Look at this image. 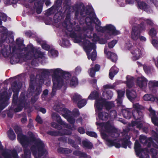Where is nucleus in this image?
<instances>
[{
	"instance_id": "nucleus-1",
	"label": "nucleus",
	"mask_w": 158,
	"mask_h": 158,
	"mask_svg": "<svg viewBox=\"0 0 158 158\" xmlns=\"http://www.w3.org/2000/svg\"><path fill=\"white\" fill-rule=\"evenodd\" d=\"M69 8V10L67 9L66 10L65 12H67V10H69V12L75 11V16L77 18L80 14L82 17L87 15L85 22L88 26V28L81 30L79 27H77V30L76 29L69 34L71 37L74 38V43H79L83 45V48L87 53L88 59L94 61L97 57L96 47L94 43L90 42L87 38H90L94 43H96L98 41L100 38L99 36L95 33L93 34V36L88 35L91 34L93 30V23L94 22L96 24V29L98 31L106 33L105 37L107 39L120 34V32L116 30L114 27L111 24L107 25L104 27H101L100 21L96 18L93 10L91 8H85L83 5L77 4L74 6H68V9Z\"/></svg>"
},
{
	"instance_id": "nucleus-2",
	"label": "nucleus",
	"mask_w": 158,
	"mask_h": 158,
	"mask_svg": "<svg viewBox=\"0 0 158 158\" xmlns=\"http://www.w3.org/2000/svg\"><path fill=\"white\" fill-rule=\"evenodd\" d=\"M115 87L114 84H107L103 86V96L104 98L99 97V93L96 91L92 92L88 97L90 99H96L95 103V108L97 112L101 109L104 105H105L107 110H109L113 106L112 103L106 102V99H110L113 96V93L109 90L107 91L108 89H113Z\"/></svg>"
},
{
	"instance_id": "nucleus-3",
	"label": "nucleus",
	"mask_w": 158,
	"mask_h": 158,
	"mask_svg": "<svg viewBox=\"0 0 158 158\" xmlns=\"http://www.w3.org/2000/svg\"><path fill=\"white\" fill-rule=\"evenodd\" d=\"M96 124L101 127L102 138L106 140L107 145L110 147L114 146L118 148L120 147L119 140L116 138L118 137L119 134L109 122L105 124L96 122Z\"/></svg>"
},
{
	"instance_id": "nucleus-4",
	"label": "nucleus",
	"mask_w": 158,
	"mask_h": 158,
	"mask_svg": "<svg viewBox=\"0 0 158 158\" xmlns=\"http://www.w3.org/2000/svg\"><path fill=\"white\" fill-rule=\"evenodd\" d=\"M18 139L24 147L31 143L34 144V145L31 147V149L35 158H39L42 155L47 154V151L42 142L39 139L35 137L33 134H32V136L29 139L20 132L18 133Z\"/></svg>"
},
{
	"instance_id": "nucleus-5",
	"label": "nucleus",
	"mask_w": 158,
	"mask_h": 158,
	"mask_svg": "<svg viewBox=\"0 0 158 158\" xmlns=\"http://www.w3.org/2000/svg\"><path fill=\"white\" fill-rule=\"evenodd\" d=\"M63 105L60 104L56 106L53 107L54 109L57 111H61L60 113L62 115L67 119V121L71 124V126H69L63 121L60 118V116L56 113H53L52 115L53 118L56 120L59 124L63 125L66 128L70 129L73 130L76 129V127L73 125L75 119L72 116H71L72 113L68 109L62 108Z\"/></svg>"
},
{
	"instance_id": "nucleus-6",
	"label": "nucleus",
	"mask_w": 158,
	"mask_h": 158,
	"mask_svg": "<svg viewBox=\"0 0 158 158\" xmlns=\"http://www.w3.org/2000/svg\"><path fill=\"white\" fill-rule=\"evenodd\" d=\"M42 75L47 74L48 73H51L53 82V87L52 94L54 95L56 90L60 88L63 85V79L64 74L67 72H65L60 68H57L51 69H43L40 70Z\"/></svg>"
},
{
	"instance_id": "nucleus-7",
	"label": "nucleus",
	"mask_w": 158,
	"mask_h": 158,
	"mask_svg": "<svg viewBox=\"0 0 158 158\" xmlns=\"http://www.w3.org/2000/svg\"><path fill=\"white\" fill-rule=\"evenodd\" d=\"M133 107L135 109L132 113L134 118L136 120H138L139 119L140 120L141 119L142 114L141 112L139 111V110L143 109V107L139 105L138 103H136L133 104ZM131 125L132 127L136 126L137 128L139 129L141 128L143 126L142 122H139L137 120L132 122Z\"/></svg>"
},
{
	"instance_id": "nucleus-8",
	"label": "nucleus",
	"mask_w": 158,
	"mask_h": 158,
	"mask_svg": "<svg viewBox=\"0 0 158 158\" xmlns=\"http://www.w3.org/2000/svg\"><path fill=\"white\" fill-rule=\"evenodd\" d=\"M144 21H146L147 23L149 25L152 26L153 24V22L150 19H147L145 20L143 18L141 19H140L141 22L140 26H135L132 28L131 38L134 40H137L139 38L140 32L145 29V26L143 24Z\"/></svg>"
},
{
	"instance_id": "nucleus-9",
	"label": "nucleus",
	"mask_w": 158,
	"mask_h": 158,
	"mask_svg": "<svg viewBox=\"0 0 158 158\" xmlns=\"http://www.w3.org/2000/svg\"><path fill=\"white\" fill-rule=\"evenodd\" d=\"M125 47L130 50L132 55V59L133 60H136L142 57L143 50L140 47L137 46H132L129 42L126 43Z\"/></svg>"
},
{
	"instance_id": "nucleus-10",
	"label": "nucleus",
	"mask_w": 158,
	"mask_h": 158,
	"mask_svg": "<svg viewBox=\"0 0 158 158\" xmlns=\"http://www.w3.org/2000/svg\"><path fill=\"white\" fill-rule=\"evenodd\" d=\"M27 51H28V52L23 57L25 60L36 59L39 57H41L43 55L42 53L39 50L35 48L31 44L27 46Z\"/></svg>"
},
{
	"instance_id": "nucleus-11",
	"label": "nucleus",
	"mask_w": 158,
	"mask_h": 158,
	"mask_svg": "<svg viewBox=\"0 0 158 158\" xmlns=\"http://www.w3.org/2000/svg\"><path fill=\"white\" fill-rule=\"evenodd\" d=\"M70 77L71 75L69 73L64 74L62 86L69 85L71 87H75L78 85V81L77 78L74 77L70 79Z\"/></svg>"
},
{
	"instance_id": "nucleus-12",
	"label": "nucleus",
	"mask_w": 158,
	"mask_h": 158,
	"mask_svg": "<svg viewBox=\"0 0 158 158\" xmlns=\"http://www.w3.org/2000/svg\"><path fill=\"white\" fill-rule=\"evenodd\" d=\"M149 35L152 37V43L154 47L158 49V38L156 37L157 31L154 28H152L149 31Z\"/></svg>"
},
{
	"instance_id": "nucleus-13",
	"label": "nucleus",
	"mask_w": 158,
	"mask_h": 158,
	"mask_svg": "<svg viewBox=\"0 0 158 158\" xmlns=\"http://www.w3.org/2000/svg\"><path fill=\"white\" fill-rule=\"evenodd\" d=\"M0 30H3V31H1V34L0 38V42L1 43L4 42H10L9 40V35L7 34L6 29L5 27H0Z\"/></svg>"
},
{
	"instance_id": "nucleus-14",
	"label": "nucleus",
	"mask_w": 158,
	"mask_h": 158,
	"mask_svg": "<svg viewBox=\"0 0 158 158\" xmlns=\"http://www.w3.org/2000/svg\"><path fill=\"white\" fill-rule=\"evenodd\" d=\"M139 140L142 143L147 144L148 147H149L151 146V143H152V145L154 147L157 148L158 147L157 145L153 141V143H152V140L151 138L147 139L146 137L141 135L139 138Z\"/></svg>"
},
{
	"instance_id": "nucleus-15",
	"label": "nucleus",
	"mask_w": 158,
	"mask_h": 158,
	"mask_svg": "<svg viewBox=\"0 0 158 158\" xmlns=\"http://www.w3.org/2000/svg\"><path fill=\"white\" fill-rule=\"evenodd\" d=\"M147 82V79L143 76L138 77L136 81L137 85L142 89H144L146 87Z\"/></svg>"
},
{
	"instance_id": "nucleus-16",
	"label": "nucleus",
	"mask_w": 158,
	"mask_h": 158,
	"mask_svg": "<svg viewBox=\"0 0 158 158\" xmlns=\"http://www.w3.org/2000/svg\"><path fill=\"white\" fill-rule=\"evenodd\" d=\"M126 95L128 98L133 102L136 98L137 94L135 91L127 89Z\"/></svg>"
},
{
	"instance_id": "nucleus-17",
	"label": "nucleus",
	"mask_w": 158,
	"mask_h": 158,
	"mask_svg": "<svg viewBox=\"0 0 158 158\" xmlns=\"http://www.w3.org/2000/svg\"><path fill=\"white\" fill-rule=\"evenodd\" d=\"M137 4L138 7L140 9L144 10L148 13H151L152 12V10L150 8L147 6L145 3L141 1H138Z\"/></svg>"
},
{
	"instance_id": "nucleus-18",
	"label": "nucleus",
	"mask_w": 158,
	"mask_h": 158,
	"mask_svg": "<svg viewBox=\"0 0 158 158\" xmlns=\"http://www.w3.org/2000/svg\"><path fill=\"white\" fill-rule=\"evenodd\" d=\"M157 134L158 133H156V132L154 131H152L153 136L154 137V140L158 144V135ZM150 152L152 153V158H156L155 156L156 155L157 153V151L156 150L152 148Z\"/></svg>"
},
{
	"instance_id": "nucleus-19",
	"label": "nucleus",
	"mask_w": 158,
	"mask_h": 158,
	"mask_svg": "<svg viewBox=\"0 0 158 158\" xmlns=\"http://www.w3.org/2000/svg\"><path fill=\"white\" fill-rule=\"evenodd\" d=\"M149 110L150 112V115L151 117L152 122L156 126H158V118L155 116V111L150 107Z\"/></svg>"
},
{
	"instance_id": "nucleus-20",
	"label": "nucleus",
	"mask_w": 158,
	"mask_h": 158,
	"mask_svg": "<svg viewBox=\"0 0 158 158\" xmlns=\"http://www.w3.org/2000/svg\"><path fill=\"white\" fill-rule=\"evenodd\" d=\"M8 99L3 95L0 97V111L7 105V101Z\"/></svg>"
},
{
	"instance_id": "nucleus-21",
	"label": "nucleus",
	"mask_w": 158,
	"mask_h": 158,
	"mask_svg": "<svg viewBox=\"0 0 158 158\" xmlns=\"http://www.w3.org/2000/svg\"><path fill=\"white\" fill-rule=\"evenodd\" d=\"M107 50L106 48H105L104 50V52L106 54L107 57L110 59L112 61L115 62L117 60V56L114 53L111 52H108L106 53Z\"/></svg>"
},
{
	"instance_id": "nucleus-22",
	"label": "nucleus",
	"mask_w": 158,
	"mask_h": 158,
	"mask_svg": "<svg viewBox=\"0 0 158 158\" xmlns=\"http://www.w3.org/2000/svg\"><path fill=\"white\" fill-rule=\"evenodd\" d=\"M127 81L126 83L127 84V87L130 89L134 85L133 80L134 78L130 76H127L126 77Z\"/></svg>"
},
{
	"instance_id": "nucleus-23",
	"label": "nucleus",
	"mask_w": 158,
	"mask_h": 158,
	"mask_svg": "<svg viewBox=\"0 0 158 158\" xmlns=\"http://www.w3.org/2000/svg\"><path fill=\"white\" fill-rule=\"evenodd\" d=\"M134 148L137 155L139 156L140 154L142 153L143 150L141 148L140 145L137 140L135 142ZM143 151H144L145 150Z\"/></svg>"
},
{
	"instance_id": "nucleus-24",
	"label": "nucleus",
	"mask_w": 158,
	"mask_h": 158,
	"mask_svg": "<svg viewBox=\"0 0 158 158\" xmlns=\"http://www.w3.org/2000/svg\"><path fill=\"white\" fill-rule=\"evenodd\" d=\"M118 71V69L116 67L113 66L112 67L110 70L109 74L110 78L112 79L114 75H116Z\"/></svg>"
},
{
	"instance_id": "nucleus-25",
	"label": "nucleus",
	"mask_w": 158,
	"mask_h": 158,
	"mask_svg": "<svg viewBox=\"0 0 158 158\" xmlns=\"http://www.w3.org/2000/svg\"><path fill=\"white\" fill-rule=\"evenodd\" d=\"M102 107L99 111L97 112H96L97 113H98V117L99 118L102 120H106L108 117V114L105 112H99L102 110Z\"/></svg>"
},
{
	"instance_id": "nucleus-26",
	"label": "nucleus",
	"mask_w": 158,
	"mask_h": 158,
	"mask_svg": "<svg viewBox=\"0 0 158 158\" xmlns=\"http://www.w3.org/2000/svg\"><path fill=\"white\" fill-rule=\"evenodd\" d=\"M71 132L70 131L67 130L66 132H62V131H60L58 132V133H56L55 132L52 131L48 132V134L51 135L56 136V135H69L71 134Z\"/></svg>"
},
{
	"instance_id": "nucleus-27",
	"label": "nucleus",
	"mask_w": 158,
	"mask_h": 158,
	"mask_svg": "<svg viewBox=\"0 0 158 158\" xmlns=\"http://www.w3.org/2000/svg\"><path fill=\"white\" fill-rule=\"evenodd\" d=\"M0 52H1L5 57H7L9 56L10 53L7 52V49L4 46H1L0 47Z\"/></svg>"
},
{
	"instance_id": "nucleus-28",
	"label": "nucleus",
	"mask_w": 158,
	"mask_h": 158,
	"mask_svg": "<svg viewBox=\"0 0 158 158\" xmlns=\"http://www.w3.org/2000/svg\"><path fill=\"white\" fill-rule=\"evenodd\" d=\"M131 109L123 110L122 111L123 115L125 118L127 119H130L132 113L130 112L131 110Z\"/></svg>"
},
{
	"instance_id": "nucleus-29",
	"label": "nucleus",
	"mask_w": 158,
	"mask_h": 158,
	"mask_svg": "<svg viewBox=\"0 0 158 158\" xmlns=\"http://www.w3.org/2000/svg\"><path fill=\"white\" fill-rule=\"evenodd\" d=\"M118 94V98L117 99V102L119 104H121L122 102L121 98L123 97L125 93V91L118 90L117 91Z\"/></svg>"
},
{
	"instance_id": "nucleus-30",
	"label": "nucleus",
	"mask_w": 158,
	"mask_h": 158,
	"mask_svg": "<svg viewBox=\"0 0 158 158\" xmlns=\"http://www.w3.org/2000/svg\"><path fill=\"white\" fill-rule=\"evenodd\" d=\"M143 99L145 101L153 102L155 100V97L152 94H147L143 96Z\"/></svg>"
},
{
	"instance_id": "nucleus-31",
	"label": "nucleus",
	"mask_w": 158,
	"mask_h": 158,
	"mask_svg": "<svg viewBox=\"0 0 158 158\" xmlns=\"http://www.w3.org/2000/svg\"><path fill=\"white\" fill-rule=\"evenodd\" d=\"M71 97L74 102H77L82 99V97L78 94H75L71 95Z\"/></svg>"
},
{
	"instance_id": "nucleus-32",
	"label": "nucleus",
	"mask_w": 158,
	"mask_h": 158,
	"mask_svg": "<svg viewBox=\"0 0 158 158\" xmlns=\"http://www.w3.org/2000/svg\"><path fill=\"white\" fill-rule=\"evenodd\" d=\"M58 152L61 153L68 154L70 153L72 151L67 148H60L58 149Z\"/></svg>"
},
{
	"instance_id": "nucleus-33",
	"label": "nucleus",
	"mask_w": 158,
	"mask_h": 158,
	"mask_svg": "<svg viewBox=\"0 0 158 158\" xmlns=\"http://www.w3.org/2000/svg\"><path fill=\"white\" fill-rule=\"evenodd\" d=\"M63 14L60 12H59L56 13L54 16V19L55 20H56L57 21H58L61 19L63 15Z\"/></svg>"
},
{
	"instance_id": "nucleus-34",
	"label": "nucleus",
	"mask_w": 158,
	"mask_h": 158,
	"mask_svg": "<svg viewBox=\"0 0 158 158\" xmlns=\"http://www.w3.org/2000/svg\"><path fill=\"white\" fill-rule=\"evenodd\" d=\"M73 155L75 156L85 157L86 156V154L82 152L79 151H76L73 152Z\"/></svg>"
},
{
	"instance_id": "nucleus-35",
	"label": "nucleus",
	"mask_w": 158,
	"mask_h": 158,
	"mask_svg": "<svg viewBox=\"0 0 158 158\" xmlns=\"http://www.w3.org/2000/svg\"><path fill=\"white\" fill-rule=\"evenodd\" d=\"M58 52L56 50L53 49L51 50L48 52L49 55L52 57L57 56H58Z\"/></svg>"
},
{
	"instance_id": "nucleus-36",
	"label": "nucleus",
	"mask_w": 158,
	"mask_h": 158,
	"mask_svg": "<svg viewBox=\"0 0 158 158\" xmlns=\"http://www.w3.org/2000/svg\"><path fill=\"white\" fill-rule=\"evenodd\" d=\"M86 104V101L84 99H81L78 102V106L79 108L84 106Z\"/></svg>"
},
{
	"instance_id": "nucleus-37",
	"label": "nucleus",
	"mask_w": 158,
	"mask_h": 158,
	"mask_svg": "<svg viewBox=\"0 0 158 158\" xmlns=\"http://www.w3.org/2000/svg\"><path fill=\"white\" fill-rule=\"evenodd\" d=\"M148 85L150 88L158 86V81L155 80L150 81L148 83Z\"/></svg>"
},
{
	"instance_id": "nucleus-38",
	"label": "nucleus",
	"mask_w": 158,
	"mask_h": 158,
	"mask_svg": "<svg viewBox=\"0 0 158 158\" xmlns=\"http://www.w3.org/2000/svg\"><path fill=\"white\" fill-rule=\"evenodd\" d=\"M21 88L20 85H19L16 82H14L12 86V89L14 92H18L19 90Z\"/></svg>"
},
{
	"instance_id": "nucleus-39",
	"label": "nucleus",
	"mask_w": 158,
	"mask_h": 158,
	"mask_svg": "<svg viewBox=\"0 0 158 158\" xmlns=\"http://www.w3.org/2000/svg\"><path fill=\"white\" fill-rule=\"evenodd\" d=\"M82 144L84 147L88 148H91L93 146L92 143L88 141H83Z\"/></svg>"
},
{
	"instance_id": "nucleus-40",
	"label": "nucleus",
	"mask_w": 158,
	"mask_h": 158,
	"mask_svg": "<svg viewBox=\"0 0 158 158\" xmlns=\"http://www.w3.org/2000/svg\"><path fill=\"white\" fill-rule=\"evenodd\" d=\"M60 44L62 46H69L70 43L69 41L67 40L63 39L62 42H60Z\"/></svg>"
},
{
	"instance_id": "nucleus-41",
	"label": "nucleus",
	"mask_w": 158,
	"mask_h": 158,
	"mask_svg": "<svg viewBox=\"0 0 158 158\" xmlns=\"http://www.w3.org/2000/svg\"><path fill=\"white\" fill-rule=\"evenodd\" d=\"M63 25L64 26V27H65L68 31L71 32L73 30L72 27L71 25L69 24V22L68 23H66V21H65Z\"/></svg>"
},
{
	"instance_id": "nucleus-42",
	"label": "nucleus",
	"mask_w": 158,
	"mask_h": 158,
	"mask_svg": "<svg viewBox=\"0 0 158 158\" xmlns=\"http://www.w3.org/2000/svg\"><path fill=\"white\" fill-rule=\"evenodd\" d=\"M2 156L5 158H10L9 151L6 149L2 152Z\"/></svg>"
},
{
	"instance_id": "nucleus-43",
	"label": "nucleus",
	"mask_w": 158,
	"mask_h": 158,
	"mask_svg": "<svg viewBox=\"0 0 158 158\" xmlns=\"http://www.w3.org/2000/svg\"><path fill=\"white\" fill-rule=\"evenodd\" d=\"M31 153L27 149H24V158H30Z\"/></svg>"
},
{
	"instance_id": "nucleus-44",
	"label": "nucleus",
	"mask_w": 158,
	"mask_h": 158,
	"mask_svg": "<svg viewBox=\"0 0 158 158\" xmlns=\"http://www.w3.org/2000/svg\"><path fill=\"white\" fill-rule=\"evenodd\" d=\"M117 43L116 40H113L108 43V47L110 48H113Z\"/></svg>"
},
{
	"instance_id": "nucleus-45",
	"label": "nucleus",
	"mask_w": 158,
	"mask_h": 158,
	"mask_svg": "<svg viewBox=\"0 0 158 158\" xmlns=\"http://www.w3.org/2000/svg\"><path fill=\"white\" fill-rule=\"evenodd\" d=\"M95 71L93 69V68L89 69L88 71V73L91 77H94L95 75Z\"/></svg>"
},
{
	"instance_id": "nucleus-46",
	"label": "nucleus",
	"mask_w": 158,
	"mask_h": 158,
	"mask_svg": "<svg viewBox=\"0 0 158 158\" xmlns=\"http://www.w3.org/2000/svg\"><path fill=\"white\" fill-rule=\"evenodd\" d=\"M86 134L90 136L93 137L95 138L97 137V135L96 133L94 132L87 131L86 132Z\"/></svg>"
},
{
	"instance_id": "nucleus-47",
	"label": "nucleus",
	"mask_w": 158,
	"mask_h": 158,
	"mask_svg": "<svg viewBox=\"0 0 158 158\" xmlns=\"http://www.w3.org/2000/svg\"><path fill=\"white\" fill-rule=\"evenodd\" d=\"M42 48L45 50H48L50 48V46L47 44L46 43H43L41 44Z\"/></svg>"
},
{
	"instance_id": "nucleus-48",
	"label": "nucleus",
	"mask_w": 158,
	"mask_h": 158,
	"mask_svg": "<svg viewBox=\"0 0 158 158\" xmlns=\"http://www.w3.org/2000/svg\"><path fill=\"white\" fill-rule=\"evenodd\" d=\"M68 142L72 145V146L76 149L78 148V146L75 144V142L71 139H69Z\"/></svg>"
},
{
	"instance_id": "nucleus-49",
	"label": "nucleus",
	"mask_w": 158,
	"mask_h": 158,
	"mask_svg": "<svg viewBox=\"0 0 158 158\" xmlns=\"http://www.w3.org/2000/svg\"><path fill=\"white\" fill-rule=\"evenodd\" d=\"M0 19L1 20L5 21L7 19V17L6 15L3 13H0Z\"/></svg>"
},
{
	"instance_id": "nucleus-50",
	"label": "nucleus",
	"mask_w": 158,
	"mask_h": 158,
	"mask_svg": "<svg viewBox=\"0 0 158 158\" xmlns=\"http://www.w3.org/2000/svg\"><path fill=\"white\" fill-rule=\"evenodd\" d=\"M110 114L112 118H115L117 116L116 111L115 110L112 111L110 112Z\"/></svg>"
},
{
	"instance_id": "nucleus-51",
	"label": "nucleus",
	"mask_w": 158,
	"mask_h": 158,
	"mask_svg": "<svg viewBox=\"0 0 158 158\" xmlns=\"http://www.w3.org/2000/svg\"><path fill=\"white\" fill-rule=\"evenodd\" d=\"M143 68L145 72L147 73H148L150 71V68L146 65H143Z\"/></svg>"
},
{
	"instance_id": "nucleus-52",
	"label": "nucleus",
	"mask_w": 158,
	"mask_h": 158,
	"mask_svg": "<svg viewBox=\"0 0 158 158\" xmlns=\"http://www.w3.org/2000/svg\"><path fill=\"white\" fill-rule=\"evenodd\" d=\"M52 125L53 127L57 129H59L61 127V126L60 125H59L55 123H52Z\"/></svg>"
},
{
	"instance_id": "nucleus-53",
	"label": "nucleus",
	"mask_w": 158,
	"mask_h": 158,
	"mask_svg": "<svg viewBox=\"0 0 158 158\" xmlns=\"http://www.w3.org/2000/svg\"><path fill=\"white\" fill-rule=\"evenodd\" d=\"M150 1L154 4L157 9L158 10V1L157 0H150Z\"/></svg>"
},
{
	"instance_id": "nucleus-54",
	"label": "nucleus",
	"mask_w": 158,
	"mask_h": 158,
	"mask_svg": "<svg viewBox=\"0 0 158 158\" xmlns=\"http://www.w3.org/2000/svg\"><path fill=\"white\" fill-rule=\"evenodd\" d=\"M16 138L15 135L12 131L10 130V139L13 140Z\"/></svg>"
},
{
	"instance_id": "nucleus-55",
	"label": "nucleus",
	"mask_w": 158,
	"mask_h": 158,
	"mask_svg": "<svg viewBox=\"0 0 158 158\" xmlns=\"http://www.w3.org/2000/svg\"><path fill=\"white\" fill-rule=\"evenodd\" d=\"M81 71V68L79 67H77L75 69V73L76 74H78Z\"/></svg>"
},
{
	"instance_id": "nucleus-56",
	"label": "nucleus",
	"mask_w": 158,
	"mask_h": 158,
	"mask_svg": "<svg viewBox=\"0 0 158 158\" xmlns=\"http://www.w3.org/2000/svg\"><path fill=\"white\" fill-rule=\"evenodd\" d=\"M129 144V141L128 140H126L124 142V143L122 144L123 147L126 148H127V145Z\"/></svg>"
},
{
	"instance_id": "nucleus-57",
	"label": "nucleus",
	"mask_w": 158,
	"mask_h": 158,
	"mask_svg": "<svg viewBox=\"0 0 158 158\" xmlns=\"http://www.w3.org/2000/svg\"><path fill=\"white\" fill-rule=\"evenodd\" d=\"M36 121L40 123H41L42 122V120L40 117L39 116H37L36 118Z\"/></svg>"
},
{
	"instance_id": "nucleus-58",
	"label": "nucleus",
	"mask_w": 158,
	"mask_h": 158,
	"mask_svg": "<svg viewBox=\"0 0 158 158\" xmlns=\"http://www.w3.org/2000/svg\"><path fill=\"white\" fill-rule=\"evenodd\" d=\"M98 42L100 44H105L106 43V41L105 40L103 39H100L99 38Z\"/></svg>"
},
{
	"instance_id": "nucleus-59",
	"label": "nucleus",
	"mask_w": 158,
	"mask_h": 158,
	"mask_svg": "<svg viewBox=\"0 0 158 158\" xmlns=\"http://www.w3.org/2000/svg\"><path fill=\"white\" fill-rule=\"evenodd\" d=\"M78 132L81 134H83L85 133V130L82 127H80L78 129Z\"/></svg>"
},
{
	"instance_id": "nucleus-60",
	"label": "nucleus",
	"mask_w": 158,
	"mask_h": 158,
	"mask_svg": "<svg viewBox=\"0 0 158 158\" xmlns=\"http://www.w3.org/2000/svg\"><path fill=\"white\" fill-rule=\"evenodd\" d=\"M139 38L140 40L142 42H145L146 40V37L143 36H140Z\"/></svg>"
},
{
	"instance_id": "nucleus-61",
	"label": "nucleus",
	"mask_w": 158,
	"mask_h": 158,
	"mask_svg": "<svg viewBox=\"0 0 158 158\" xmlns=\"http://www.w3.org/2000/svg\"><path fill=\"white\" fill-rule=\"evenodd\" d=\"M74 115L75 116H78L79 115V113L78 110L75 109L73 110Z\"/></svg>"
},
{
	"instance_id": "nucleus-62",
	"label": "nucleus",
	"mask_w": 158,
	"mask_h": 158,
	"mask_svg": "<svg viewBox=\"0 0 158 158\" xmlns=\"http://www.w3.org/2000/svg\"><path fill=\"white\" fill-rule=\"evenodd\" d=\"M154 61L155 62V64L156 66L158 69V56L157 57L156 59L154 58H153Z\"/></svg>"
},
{
	"instance_id": "nucleus-63",
	"label": "nucleus",
	"mask_w": 158,
	"mask_h": 158,
	"mask_svg": "<svg viewBox=\"0 0 158 158\" xmlns=\"http://www.w3.org/2000/svg\"><path fill=\"white\" fill-rule=\"evenodd\" d=\"M135 0H126V2L127 4H131L133 3Z\"/></svg>"
},
{
	"instance_id": "nucleus-64",
	"label": "nucleus",
	"mask_w": 158,
	"mask_h": 158,
	"mask_svg": "<svg viewBox=\"0 0 158 158\" xmlns=\"http://www.w3.org/2000/svg\"><path fill=\"white\" fill-rule=\"evenodd\" d=\"M100 68V66L98 65V64H96L95 65V69L94 70L95 71H98Z\"/></svg>"
}]
</instances>
